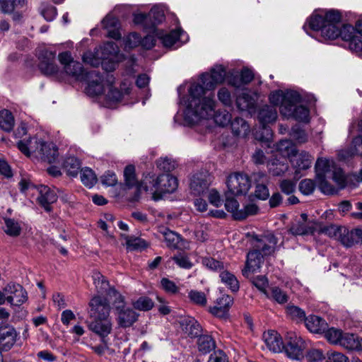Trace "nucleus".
I'll return each mask as SVG.
<instances>
[{"label": "nucleus", "mask_w": 362, "mask_h": 362, "mask_svg": "<svg viewBox=\"0 0 362 362\" xmlns=\"http://www.w3.org/2000/svg\"><path fill=\"white\" fill-rule=\"evenodd\" d=\"M64 168L69 175L76 177L81 168V162L76 157L71 156L65 160Z\"/></svg>", "instance_id": "41"}, {"label": "nucleus", "mask_w": 362, "mask_h": 362, "mask_svg": "<svg viewBox=\"0 0 362 362\" xmlns=\"http://www.w3.org/2000/svg\"><path fill=\"white\" fill-rule=\"evenodd\" d=\"M116 312L117 321L121 327H129L137 320L138 315L130 308L124 306L116 310Z\"/></svg>", "instance_id": "24"}, {"label": "nucleus", "mask_w": 362, "mask_h": 362, "mask_svg": "<svg viewBox=\"0 0 362 362\" xmlns=\"http://www.w3.org/2000/svg\"><path fill=\"white\" fill-rule=\"evenodd\" d=\"M301 100V97L296 91H288L284 94V98L280 105V113L285 117H291L296 106Z\"/></svg>", "instance_id": "14"}, {"label": "nucleus", "mask_w": 362, "mask_h": 362, "mask_svg": "<svg viewBox=\"0 0 362 362\" xmlns=\"http://www.w3.org/2000/svg\"><path fill=\"white\" fill-rule=\"evenodd\" d=\"M39 196L37 202L39 204L45 209L46 211H51V204L56 202L57 195L53 189L45 185H41L38 188Z\"/></svg>", "instance_id": "19"}, {"label": "nucleus", "mask_w": 362, "mask_h": 362, "mask_svg": "<svg viewBox=\"0 0 362 362\" xmlns=\"http://www.w3.org/2000/svg\"><path fill=\"white\" fill-rule=\"evenodd\" d=\"M209 186L206 176L197 173L192 176L190 182V189L194 195H202L205 193Z\"/></svg>", "instance_id": "28"}, {"label": "nucleus", "mask_w": 362, "mask_h": 362, "mask_svg": "<svg viewBox=\"0 0 362 362\" xmlns=\"http://www.w3.org/2000/svg\"><path fill=\"white\" fill-rule=\"evenodd\" d=\"M157 183L158 177L156 178L154 175L148 174L145 176L144 179L138 185V192H141V190H144L149 192L152 194V197L154 199V197H156Z\"/></svg>", "instance_id": "32"}, {"label": "nucleus", "mask_w": 362, "mask_h": 362, "mask_svg": "<svg viewBox=\"0 0 362 362\" xmlns=\"http://www.w3.org/2000/svg\"><path fill=\"white\" fill-rule=\"evenodd\" d=\"M148 17L152 28H154L165 19L163 11L158 8H152L148 13Z\"/></svg>", "instance_id": "51"}, {"label": "nucleus", "mask_w": 362, "mask_h": 362, "mask_svg": "<svg viewBox=\"0 0 362 362\" xmlns=\"http://www.w3.org/2000/svg\"><path fill=\"white\" fill-rule=\"evenodd\" d=\"M103 59H108L110 56L115 55L118 52L117 45L113 42H107L101 47Z\"/></svg>", "instance_id": "58"}, {"label": "nucleus", "mask_w": 362, "mask_h": 362, "mask_svg": "<svg viewBox=\"0 0 362 362\" xmlns=\"http://www.w3.org/2000/svg\"><path fill=\"white\" fill-rule=\"evenodd\" d=\"M277 243V238L272 233L252 235V250L247 255L245 267L242 270L243 275L248 276L249 273L257 271L264 262V257L274 253Z\"/></svg>", "instance_id": "1"}, {"label": "nucleus", "mask_w": 362, "mask_h": 362, "mask_svg": "<svg viewBox=\"0 0 362 362\" xmlns=\"http://www.w3.org/2000/svg\"><path fill=\"white\" fill-rule=\"evenodd\" d=\"M4 220L5 223L4 230L8 235L17 237L21 234V228L16 221L9 218H5Z\"/></svg>", "instance_id": "42"}, {"label": "nucleus", "mask_w": 362, "mask_h": 362, "mask_svg": "<svg viewBox=\"0 0 362 362\" xmlns=\"http://www.w3.org/2000/svg\"><path fill=\"white\" fill-rule=\"evenodd\" d=\"M39 69L46 76H51L57 72L58 67L54 63L55 53L49 50H42L39 54Z\"/></svg>", "instance_id": "13"}, {"label": "nucleus", "mask_w": 362, "mask_h": 362, "mask_svg": "<svg viewBox=\"0 0 362 362\" xmlns=\"http://www.w3.org/2000/svg\"><path fill=\"white\" fill-rule=\"evenodd\" d=\"M153 301L147 296L139 297L133 303L134 308L141 311H148L153 308Z\"/></svg>", "instance_id": "50"}, {"label": "nucleus", "mask_w": 362, "mask_h": 362, "mask_svg": "<svg viewBox=\"0 0 362 362\" xmlns=\"http://www.w3.org/2000/svg\"><path fill=\"white\" fill-rule=\"evenodd\" d=\"M90 317L93 319L109 318L110 306L106 298L100 296L93 297L90 303Z\"/></svg>", "instance_id": "10"}, {"label": "nucleus", "mask_w": 362, "mask_h": 362, "mask_svg": "<svg viewBox=\"0 0 362 362\" xmlns=\"http://www.w3.org/2000/svg\"><path fill=\"white\" fill-rule=\"evenodd\" d=\"M37 157L40 158L42 161L48 163H54L58 160V148L53 143L42 141Z\"/></svg>", "instance_id": "23"}, {"label": "nucleus", "mask_w": 362, "mask_h": 362, "mask_svg": "<svg viewBox=\"0 0 362 362\" xmlns=\"http://www.w3.org/2000/svg\"><path fill=\"white\" fill-rule=\"evenodd\" d=\"M231 129L235 136H245L250 131L248 124L240 117H235L230 122Z\"/></svg>", "instance_id": "35"}, {"label": "nucleus", "mask_w": 362, "mask_h": 362, "mask_svg": "<svg viewBox=\"0 0 362 362\" xmlns=\"http://www.w3.org/2000/svg\"><path fill=\"white\" fill-rule=\"evenodd\" d=\"M15 124L12 113L8 110L0 111V128L5 132H11Z\"/></svg>", "instance_id": "39"}, {"label": "nucleus", "mask_w": 362, "mask_h": 362, "mask_svg": "<svg viewBox=\"0 0 362 362\" xmlns=\"http://www.w3.org/2000/svg\"><path fill=\"white\" fill-rule=\"evenodd\" d=\"M276 150L279 152L278 156L285 157L294 153V150L292 148V142L288 139L281 140L276 144Z\"/></svg>", "instance_id": "52"}, {"label": "nucleus", "mask_w": 362, "mask_h": 362, "mask_svg": "<svg viewBox=\"0 0 362 362\" xmlns=\"http://www.w3.org/2000/svg\"><path fill=\"white\" fill-rule=\"evenodd\" d=\"M239 204L238 201L231 197L230 193L226 194L225 208L226 209L232 214L233 217L235 219V214L240 211L238 210Z\"/></svg>", "instance_id": "53"}, {"label": "nucleus", "mask_w": 362, "mask_h": 362, "mask_svg": "<svg viewBox=\"0 0 362 362\" xmlns=\"http://www.w3.org/2000/svg\"><path fill=\"white\" fill-rule=\"evenodd\" d=\"M156 197L154 200L162 198L165 194L173 193L177 187L178 183L176 177L170 174H163L158 176Z\"/></svg>", "instance_id": "11"}, {"label": "nucleus", "mask_w": 362, "mask_h": 362, "mask_svg": "<svg viewBox=\"0 0 362 362\" xmlns=\"http://www.w3.org/2000/svg\"><path fill=\"white\" fill-rule=\"evenodd\" d=\"M257 118L262 126L263 131L267 134L266 139L272 135V130L267 127V124L272 123L277 118V111L274 105H264L258 111Z\"/></svg>", "instance_id": "12"}, {"label": "nucleus", "mask_w": 362, "mask_h": 362, "mask_svg": "<svg viewBox=\"0 0 362 362\" xmlns=\"http://www.w3.org/2000/svg\"><path fill=\"white\" fill-rule=\"evenodd\" d=\"M315 189V183L313 180L304 179L299 183V190L305 195L313 194Z\"/></svg>", "instance_id": "60"}, {"label": "nucleus", "mask_w": 362, "mask_h": 362, "mask_svg": "<svg viewBox=\"0 0 362 362\" xmlns=\"http://www.w3.org/2000/svg\"><path fill=\"white\" fill-rule=\"evenodd\" d=\"M233 300L230 296H223L218 300L215 306L210 308V313L216 317L225 318L228 315V310L233 304Z\"/></svg>", "instance_id": "26"}, {"label": "nucleus", "mask_w": 362, "mask_h": 362, "mask_svg": "<svg viewBox=\"0 0 362 362\" xmlns=\"http://www.w3.org/2000/svg\"><path fill=\"white\" fill-rule=\"evenodd\" d=\"M267 166L269 172L273 176H281L288 169L286 157L284 156L274 155L268 159Z\"/></svg>", "instance_id": "17"}, {"label": "nucleus", "mask_w": 362, "mask_h": 362, "mask_svg": "<svg viewBox=\"0 0 362 362\" xmlns=\"http://www.w3.org/2000/svg\"><path fill=\"white\" fill-rule=\"evenodd\" d=\"M304 341L295 332H288L285 337L284 350L288 357L300 360L303 357Z\"/></svg>", "instance_id": "6"}, {"label": "nucleus", "mask_w": 362, "mask_h": 362, "mask_svg": "<svg viewBox=\"0 0 362 362\" xmlns=\"http://www.w3.org/2000/svg\"><path fill=\"white\" fill-rule=\"evenodd\" d=\"M287 315L293 320L305 322L306 317L303 310L296 305H288L286 308Z\"/></svg>", "instance_id": "45"}, {"label": "nucleus", "mask_w": 362, "mask_h": 362, "mask_svg": "<svg viewBox=\"0 0 362 362\" xmlns=\"http://www.w3.org/2000/svg\"><path fill=\"white\" fill-rule=\"evenodd\" d=\"M198 349L204 354L210 353L216 348V342L211 336L208 334H202L197 341Z\"/></svg>", "instance_id": "33"}, {"label": "nucleus", "mask_w": 362, "mask_h": 362, "mask_svg": "<svg viewBox=\"0 0 362 362\" xmlns=\"http://www.w3.org/2000/svg\"><path fill=\"white\" fill-rule=\"evenodd\" d=\"M324 333L325 338L329 342L334 344H341V339H342L344 335L341 329L334 327L327 328Z\"/></svg>", "instance_id": "48"}, {"label": "nucleus", "mask_w": 362, "mask_h": 362, "mask_svg": "<svg viewBox=\"0 0 362 362\" xmlns=\"http://www.w3.org/2000/svg\"><path fill=\"white\" fill-rule=\"evenodd\" d=\"M339 234V240L342 245L349 247L358 243H362V229L355 228L349 230L342 227L337 230Z\"/></svg>", "instance_id": "15"}, {"label": "nucleus", "mask_w": 362, "mask_h": 362, "mask_svg": "<svg viewBox=\"0 0 362 362\" xmlns=\"http://www.w3.org/2000/svg\"><path fill=\"white\" fill-rule=\"evenodd\" d=\"M226 184L228 193L231 195L245 194L251 186L248 176L240 173L230 174L227 178Z\"/></svg>", "instance_id": "7"}, {"label": "nucleus", "mask_w": 362, "mask_h": 362, "mask_svg": "<svg viewBox=\"0 0 362 362\" xmlns=\"http://www.w3.org/2000/svg\"><path fill=\"white\" fill-rule=\"evenodd\" d=\"M340 345L348 350L361 351L362 338L354 334L344 333Z\"/></svg>", "instance_id": "30"}, {"label": "nucleus", "mask_w": 362, "mask_h": 362, "mask_svg": "<svg viewBox=\"0 0 362 362\" xmlns=\"http://www.w3.org/2000/svg\"><path fill=\"white\" fill-rule=\"evenodd\" d=\"M217 84L221 83L225 78L226 71L222 66H216L211 69L209 74Z\"/></svg>", "instance_id": "63"}, {"label": "nucleus", "mask_w": 362, "mask_h": 362, "mask_svg": "<svg viewBox=\"0 0 362 362\" xmlns=\"http://www.w3.org/2000/svg\"><path fill=\"white\" fill-rule=\"evenodd\" d=\"M263 339L267 347L273 352H280L283 348V341L281 336L274 330L266 332L263 334Z\"/></svg>", "instance_id": "29"}, {"label": "nucleus", "mask_w": 362, "mask_h": 362, "mask_svg": "<svg viewBox=\"0 0 362 362\" xmlns=\"http://www.w3.org/2000/svg\"><path fill=\"white\" fill-rule=\"evenodd\" d=\"M290 135L299 144H303L308 141L306 132L299 125H295L291 128Z\"/></svg>", "instance_id": "54"}, {"label": "nucleus", "mask_w": 362, "mask_h": 362, "mask_svg": "<svg viewBox=\"0 0 362 362\" xmlns=\"http://www.w3.org/2000/svg\"><path fill=\"white\" fill-rule=\"evenodd\" d=\"M101 78L103 80L102 83L103 84V90L101 93L97 95L96 96L105 93L106 90H107V93H105V106L107 107H112L113 105L122 100L123 95L122 93L113 86V78L112 76H109V75L107 74V78L105 80L102 76ZM91 96L94 97L95 95Z\"/></svg>", "instance_id": "9"}, {"label": "nucleus", "mask_w": 362, "mask_h": 362, "mask_svg": "<svg viewBox=\"0 0 362 362\" xmlns=\"http://www.w3.org/2000/svg\"><path fill=\"white\" fill-rule=\"evenodd\" d=\"M180 37L178 30H173L161 37L162 43L166 47H170L175 45Z\"/></svg>", "instance_id": "59"}, {"label": "nucleus", "mask_w": 362, "mask_h": 362, "mask_svg": "<svg viewBox=\"0 0 362 362\" xmlns=\"http://www.w3.org/2000/svg\"><path fill=\"white\" fill-rule=\"evenodd\" d=\"M107 298L108 302L112 303L115 310L125 306L124 297L115 288L109 289Z\"/></svg>", "instance_id": "46"}, {"label": "nucleus", "mask_w": 362, "mask_h": 362, "mask_svg": "<svg viewBox=\"0 0 362 362\" xmlns=\"http://www.w3.org/2000/svg\"><path fill=\"white\" fill-rule=\"evenodd\" d=\"M212 117H214V122L221 127H225L231 122V115L226 110L214 112Z\"/></svg>", "instance_id": "55"}, {"label": "nucleus", "mask_w": 362, "mask_h": 362, "mask_svg": "<svg viewBox=\"0 0 362 362\" xmlns=\"http://www.w3.org/2000/svg\"><path fill=\"white\" fill-rule=\"evenodd\" d=\"M64 71L78 81H86V93L88 95H97L103 92V80L98 71L95 70L85 71L82 64L74 60L64 67Z\"/></svg>", "instance_id": "4"}, {"label": "nucleus", "mask_w": 362, "mask_h": 362, "mask_svg": "<svg viewBox=\"0 0 362 362\" xmlns=\"http://www.w3.org/2000/svg\"><path fill=\"white\" fill-rule=\"evenodd\" d=\"M188 296L193 303L197 305H205L206 303V295L202 291L192 290Z\"/></svg>", "instance_id": "62"}, {"label": "nucleus", "mask_w": 362, "mask_h": 362, "mask_svg": "<svg viewBox=\"0 0 362 362\" xmlns=\"http://www.w3.org/2000/svg\"><path fill=\"white\" fill-rule=\"evenodd\" d=\"M341 13L337 10L322 11L313 14L310 20V27L313 30H320L325 39L334 40L339 37V24Z\"/></svg>", "instance_id": "3"}, {"label": "nucleus", "mask_w": 362, "mask_h": 362, "mask_svg": "<svg viewBox=\"0 0 362 362\" xmlns=\"http://www.w3.org/2000/svg\"><path fill=\"white\" fill-rule=\"evenodd\" d=\"M215 100L214 95L205 96L201 100H189L185 112L186 118L192 123H197L201 119L212 117L214 113Z\"/></svg>", "instance_id": "5"}, {"label": "nucleus", "mask_w": 362, "mask_h": 362, "mask_svg": "<svg viewBox=\"0 0 362 362\" xmlns=\"http://www.w3.org/2000/svg\"><path fill=\"white\" fill-rule=\"evenodd\" d=\"M288 231L294 235H304L313 233L315 228L308 223L298 221L293 223Z\"/></svg>", "instance_id": "36"}, {"label": "nucleus", "mask_w": 362, "mask_h": 362, "mask_svg": "<svg viewBox=\"0 0 362 362\" xmlns=\"http://www.w3.org/2000/svg\"><path fill=\"white\" fill-rule=\"evenodd\" d=\"M81 180L85 186L90 188L97 182L98 179L90 168H86L81 170Z\"/></svg>", "instance_id": "44"}, {"label": "nucleus", "mask_w": 362, "mask_h": 362, "mask_svg": "<svg viewBox=\"0 0 362 362\" xmlns=\"http://www.w3.org/2000/svg\"><path fill=\"white\" fill-rule=\"evenodd\" d=\"M259 208L255 204H248L244 206L243 209H240L238 213L235 214V220H243L247 218L249 216H253L258 213Z\"/></svg>", "instance_id": "49"}, {"label": "nucleus", "mask_w": 362, "mask_h": 362, "mask_svg": "<svg viewBox=\"0 0 362 362\" xmlns=\"http://www.w3.org/2000/svg\"><path fill=\"white\" fill-rule=\"evenodd\" d=\"M126 240L127 248L129 250H142L148 247V243L144 239L132 236L122 235Z\"/></svg>", "instance_id": "38"}, {"label": "nucleus", "mask_w": 362, "mask_h": 362, "mask_svg": "<svg viewBox=\"0 0 362 362\" xmlns=\"http://www.w3.org/2000/svg\"><path fill=\"white\" fill-rule=\"evenodd\" d=\"M304 322L306 328L315 334H322L328 328L327 322L322 317L315 315L307 317Z\"/></svg>", "instance_id": "27"}, {"label": "nucleus", "mask_w": 362, "mask_h": 362, "mask_svg": "<svg viewBox=\"0 0 362 362\" xmlns=\"http://www.w3.org/2000/svg\"><path fill=\"white\" fill-rule=\"evenodd\" d=\"M238 108L241 111L252 112L256 105V99L248 93H242L236 99Z\"/></svg>", "instance_id": "31"}, {"label": "nucleus", "mask_w": 362, "mask_h": 362, "mask_svg": "<svg viewBox=\"0 0 362 362\" xmlns=\"http://www.w3.org/2000/svg\"><path fill=\"white\" fill-rule=\"evenodd\" d=\"M351 155L362 156V136L358 135L353 141L350 148Z\"/></svg>", "instance_id": "64"}, {"label": "nucleus", "mask_w": 362, "mask_h": 362, "mask_svg": "<svg viewBox=\"0 0 362 362\" xmlns=\"http://www.w3.org/2000/svg\"><path fill=\"white\" fill-rule=\"evenodd\" d=\"M92 276L98 292L102 294L106 293L107 296V291L113 287L110 286L107 279L98 272H94Z\"/></svg>", "instance_id": "37"}, {"label": "nucleus", "mask_w": 362, "mask_h": 362, "mask_svg": "<svg viewBox=\"0 0 362 362\" xmlns=\"http://www.w3.org/2000/svg\"><path fill=\"white\" fill-rule=\"evenodd\" d=\"M252 178L256 183L255 194L259 199L265 200L269 196L267 184L269 182L268 177L263 173H255Z\"/></svg>", "instance_id": "21"}, {"label": "nucleus", "mask_w": 362, "mask_h": 362, "mask_svg": "<svg viewBox=\"0 0 362 362\" xmlns=\"http://www.w3.org/2000/svg\"><path fill=\"white\" fill-rule=\"evenodd\" d=\"M156 165L165 172H170L175 168V161L168 157L160 158L156 160Z\"/></svg>", "instance_id": "57"}, {"label": "nucleus", "mask_w": 362, "mask_h": 362, "mask_svg": "<svg viewBox=\"0 0 362 362\" xmlns=\"http://www.w3.org/2000/svg\"><path fill=\"white\" fill-rule=\"evenodd\" d=\"M254 78V74L252 70L248 68L242 69L240 78L233 77L230 79V83L235 87L239 88L243 85H246L250 83Z\"/></svg>", "instance_id": "34"}, {"label": "nucleus", "mask_w": 362, "mask_h": 362, "mask_svg": "<svg viewBox=\"0 0 362 362\" xmlns=\"http://www.w3.org/2000/svg\"><path fill=\"white\" fill-rule=\"evenodd\" d=\"M291 117L300 122H308L309 120V110L305 106L296 105Z\"/></svg>", "instance_id": "56"}, {"label": "nucleus", "mask_w": 362, "mask_h": 362, "mask_svg": "<svg viewBox=\"0 0 362 362\" xmlns=\"http://www.w3.org/2000/svg\"><path fill=\"white\" fill-rule=\"evenodd\" d=\"M42 143V141L38 139L37 137H29L28 139H21L17 143V146L25 156L30 157L33 154H35V156L37 157Z\"/></svg>", "instance_id": "18"}, {"label": "nucleus", "mask_w": 362, "mask_h": 362, "mask_svg": "<svg viewBox=\"0 0 362 362\" xmlns=\"http://www.w3.org/2000/svg\"><path fill=\"white\" fill-rule=\"evenodd\" d=\"M17 332L12 327H0V351L10 350L16 341Z\"/></svg>", "instance_id": "20"}, {"label": "nucleus", "mask_w": 362, "mask_h": 362, "mask_svg": "<svg viewBox=\"0 0 362 362\" xmlns=\"http://www.w3.org/2000/svg\"><path fill=\"white\" fill-rule=\"evenodd\" d=\"M4 291L6 295V300L11 305L20 306L28 300L26 291L18 284H8Z\"/></svg>", "instance_id": "8"}, {"label": "nucleus", "mask_w": 362, "mask_h": 362, "mask_svg": "<svg viewBox=\"0 0 362 362\" xmlns=\"http://www.w3.org/2000/svg\"><path fill=\"white\" fill-rule=\"evenodd\" d=\"M88 327L102 339L103 342L107 343L105 338L112 332V322L110 318L93 319L88 324Z\"/></svg>", "instance_id": "16"}, {"label": "nucleus", "mask_w": 362, "mask_h": 362, "mask_svg": "<svg viewBox=\"0 0 362 362\" xmlns=\"http://www.w3.org/2000/svg\"><path fill=\"white\" fill-rule=\"evenodd\" d=\"M205 90H206L202 85L198 83L192 85L189 89V93L190 95L189 100L202 99V96L205 94Z\"/></svg>", "instance_id": "61"}, {"label": "nucleus", "mask_w": 362, "mask_h": 362, "mask_svg": "<svg viewBox=\"0 0 362 362\" xmlns=\"http://www.w3.org/2000/svg\"><path fill=\"white\" fill-rule=\"evenodd\" d=\"M316 181L320 190L326 194H333L337 191L329 183L327 179H332L343 189L347 183V177L341 168H338L333 161L325 158H318L315 163Z\"/></svg>", "instance_id": "2"}, {"label": "nucleus", "mask_w": 362, "mask_h": 362, "mask_svg": "<svg viewBox=\"0 0 362 362\" xmlns=\"http://www.w3.org/2000/svg\"><path fill=\"white\" fill-rule=\"evenodd\" d=\"M161 233L168 247L178 250L188 248V242L183 240L178 233L168 228H164L163 230L161 231Z\"/></svg>", "instance_id": "22"}, {"label": "nucleus", "mask_w": 362, "mask_h": 362, "mask_svg": "<svg viewBox=\"0 0 362 362\" xmlns=\"http://www.w3.org/2000/svg\"><path fill=\"white\" fill-rule=\"evenodd\" d=\"M124 177L125 185L129 187L132 188L134 186H136L138 189V185L140 182H138L136 177L135 174V167L132 165H129L126 166L124 170Z\"/></svg>", "instance_id": "43"}, {"label": "nucleus", "mask_w": 362, "mask_h": 362, "mask_svg": "<svg viewBox=\"0 0 362 362\" xmlns=\"http://www.w3.org/2000/svg\"><path fill=\"white\" fill-rule=\"evenodd\" d=\"M312 160L313 158L308 153L302 151L296 156V166L298 170H307L311 166Z\"/></svg>", "instance_id": "47"}, {"label": "nucleus", "mask_w": 362, "mask_h": 362, "mask_svg": "<svg viewBox=\"0 0 362 362\" xmlns=\"http://www.w3.org/2000/svg\"><path fill=\"white\" fill-rule=\"evenodd\" d=\"M182 331L192 338L199 337L202 332L200 324L192 317H187L180 321Z\"/></svg>", "instance_id": "25"}, {"label": "nucleus", "mask_w": 362, "mask_h": 362, "mask_svg": "<svg viewBox=\"0 0 362 362\" xmlns=\"http://www.w3.org/2000/svg\"><path fill=\"white\" fill-rule=\"evenodd\" d=\"M220 278L221 281L233 292H236L239 290V282L234 274L228 271H223L220 274Z\"/></svg>", "instance_id": "40"}]
</instances>
